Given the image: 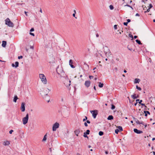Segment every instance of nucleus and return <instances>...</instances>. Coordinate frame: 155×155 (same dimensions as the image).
Returning a JSON list of instances; mask_svg holds the SVG:
<instances>
[{"instance_id":"nucleus-13","label":"nucleus","mask_w":155,"mask_h":155,"mask_svg":"<svg viewBox=\"0 0 155 155\" xmlns=\"http://www.w3.org/2000/svg\"><path fill=\"white\" fill-rule=\"evenodd\" d=\"M15 65L14 64H12V67H15V68H17L18 66L19 63L18 61H16L15 63Z\"/></svg>"},{"instance_id":"nucleus-29","label":"nucleus","mask_w":155,"mask_h":155,"mask_svg":"<svg viewBox=\"0 0 155 155\" xmlns=\"http://www.w3.org/2000/svg\"><path fill=\"white\" fill-rule=\"evenodd\" d=\"M136 88L139 91H141V88L140 87H139L137 85L136 86Z\"/></svg>"},{"instance_id":"nucleus-23","label":"nucleus","mask_w":155,"mask_h":155,"mask_svg":"<svg viewBox=\"0 0 155 155\" xmlns=\"http://www.w3.org/2000/svg\"><path fill=\"white\" fill-rule=\"evenodd\" d=\"M127 48L128 49V50L130 51H132L133 50L134 51V50H133V48H132L130 47L129 45L127 46Z\"/></svg>"},{"instance_id":"nucleus-19","label":"nucleus","mask_w":155,"mask_h":155,"mask_svg":"<svg viewBox=\"0 0 155 155\" xmlns=\"http://www.w3.org/2000/svg\"><path fill=\"white\" fill-rule=\"evenodd\" d=\"M140 81V80L138 78H136L134 80V83H139Z\"/></svg>"},{"instance_id":"nucleus-57","label":"nucleus","mask_w":155,"mask_h":155,"mask_svg":"<svg viewBox=\"0 0 155 155\" xmlns=\"http://www.w3.org/2000/svg\"><path fill=\"white\" fill-rule=\"evenodd\" d=\"M135 16H140V15L139 14H138V13H137L136 15H135Z\"/></svg>"},{"instance_id":"nucleus-4","label":"nucleus","mask_w":155,"mask_h":155,"mask_svg":"<svg viewBox=\"0 0 155 155\" xmlns=\"http://www.w3.org/2000/svg\"><path fill=\"white\" fill-rule=\"evenodd\" d=\"M91 113L92 114V116L94 118H95L97 115L98 114V111L97 110H91Z\"/></svg>"},{"instance_id":"nucleus-64","label":"nucleus","mask_w":155,"mask_h":155,"mask_svg":"<svg viewBox=\"0 0 155 155\" xmlns=\"http://www.w3.org/2000/svg\"><path fill=\"white\" fill-rule=\"evenodd\" d=\"M153 154H153V155H155V152H154V151H153Z\"/></svg>"},{"instance_id":"nucleus-2","label":"nucleus","mask_w":155,"mask_h":155,"mask_svg":"<svg viewBox=\"0 0 155 155\" xmlns=\"http://www.w3.org/2000/svg\"><path fill=\"white\" fill-rule=\"evenodd\" d=\"M5 21V24L8 25L9 27H13V23L10 21L9 18H6Z\"/></svg>"},{"instance_id":"nucleus-12","label":"nucleus","mask_w":155,"mask_h":155,"mask_svg":"<svg viewBox=\"0 0 155 155\" xmlns=\"http://www.w3.org/2000/svg\"><path fill=\"white\" fill-rule=\"evenodd\" d=\"M134 119L135 120V121L136 123L137 124H142L143 125V122L142 121L141 122H140V121L137 119L134 118Z\"/></svg>"},{"instance_id":"nucleus-35","label":"nucleus","mask_w":155,"mask_h":155,"mask_svg":"<svg viewBox=\"0 0 155 155\" xmlns=\"http://www.w3.org/2000/svg\"><path fill=\"white\" fill-rule=\"evenodd\" d=\"M69 65L72 64L73 63V61L71 59L69 60Z\"/></svg>"},{"instance_id":"nucleus-62","label":"nucleus","mask_w":155,"mask_h":155,"mask_svg":"<svg viewBox=\"0 0 155 155\" xmlns=\"http://www.w3.org/2000/svg\"><path fill=\"white\" fill-rule=\"evenodd\" d=\"M96 36L97 37H99V35L97 34L96 35Z\"/></svg>"},{"instance_id":"nucleus-24","label":"nucleus","mask_w":155,"mask_h":155,"mask_svg":"<svg viewBox=\"0 0 155 155\" xmlns=\"http://www.w3.org/2000/svg\"><path fill=\"white\" fill-rule=\"evenodd\" d=\"M136 42L138 44H139V45H141L142 44V43H141L140 40H138V39H137L136 40Z\"/></svg>"},{"instance_id":"nucleus-17","label":"nucleus","mask_w":155,"mask_h":155,"mask_svg":"<svg viewBox=\"0 0 155 155\" xmlns=\"http://www.w3.org/2000/svg\"><path fill=\"white\" fill-rule=\"evenodd\" d=\"M2 43V47L4 48H5L6 47V41H3Z\"/></svg>"},{"instance_id":"nucleus-26","label":"nucleus","mask_w":155,"mask_h":155,"mask_svg":"<svg viewBox=\"0 0 155 155\" xmlns=\"http://www.w3.org/2000/svg\"><path fill=\"white\" fill-rule=\"evenodd\" d=\"M118 128L120 131H122L123 130L122 127L121 126H119L118 127Z\"/></svg>"},{"instance_id":"nucleus-40","label":"nucleus","mask_w":155,"mask_h":155,"mask_svg":"<svg viewBox=\"0 0 155 155\" xmlns=\"http://www.w3.org/2000/svg\"><path fill=\"white\" fill-rule=\"evenodd\" d=\"M13 132V130H11L9 132V133L10 134H11Z\"/></svg>"},{"instance_id":"nucleus-1","label":"nucleus","mask_w":155,"mask_h":155,"mask_svg":"<svg viewBox=\"0 0 155 155\" xmlns=\"http://www.w3.org/2000/svg\"><path fill=\"white\" fill-rule=\"evenodd\" d=\"M39 76L42 82L45 84H46L47 81L45 75L43 74H39Z\"/></svg>"},{"instance_id":"nucleus-39","label":"nucleus","mask_w":155,"mask_h":155,"mask_svg":"<svg viewBox=\"0 0 155 155\" xmlns=\"http://www.w3.org/2000/svg\"><path fill=\"white\" fill-rule=\"evenodd\" d=\"M129 36L130 37V38H132V39H133V36L132 35H131L130 34H129Z\"/></svg>"},{"instance_id":"nucleus-21","label":"nucleus","mask_w":155,"mask_h":155,"mask_svg":"<svg viewBox=\"0 0 155 155\" xmlns=\"http://www.w3.org/2000/svg\"><path fill=\"white\" fill-rule=\"evenodd\" d=\"M46 96L47 97H48V99H45V100L48 103L49 102V97L48 96V94H45Z\"/></svg>"},{"instance_id":"nucleus-47","label":"nucleus","mask_w":155,"mask_h":155,"mask_svg":"<svg viewBox=\"0 0 155 155\" xmlns=\"http://www.w3.org/2000/svg\"><path fill=\"white\" fill-rule=\"evenodd\" d=\"M89 78L90 79L93 78V76H89Z\"/></svg>"},{"instance_id":"nucleus-27","label":"nucleus","mask_w":155,"mask_h":155,"mask_svg":"<svg viewBox=\"0 0 155 155\" xmlns=\"http://www.w3.org/2000/svg\"><path fill=\"white\" fill-rule=\"evenodd\" d=\"M103 134L104 133L102 131H100L99 132V134L100 136H102V135H103Z\"/></svg>"},{"instance_id":"nucleus-59","label":"nucleus","mask_w":155,"mask_h":155,"mask_svg":"<svg viewBox=\"0 0 155 155\" xmlns=\"http://www.w3.org/2000/svg\"><path fill=\"white\" fill-rule=\"evenodd\" d=\"M137 36H134V38L135 39H136V38H137Z\"/></svg>"},{"instance_id":"nucleus-32","label":"nucleus","mask_w":155,"mask_h":155,"mask_svg":"<svg viewBox=\"0 0 155 155\" xmlns=\"http://www.w3.org/2000/svg\"><path fill=\"white\" fill-rule=\"evenodd\" d=\"M110 9H111V10H112L114 9V7L112 5H110Z\"/></svg>"},{"instance_id":"nucleus-16","label":"nucleus","mask_w":155,"mask_h":155,"mask_svg":"<svg viewBox=\"0 0 155 155\" xmlns=\"http://www.w3.org/2000/svg\"><path fill=\"white\" fill-rule=\"evenodd\" d=\"M3 144L5 146L6 145H8L10 144V142L8 140L5 141L3 142Z\"/></svg>"},{"instance_id":"nucleus-30","label":"nucleus","mask_w":155,"mask_h":155,"mask_svg":"<svg viewBox=\"0 0 155 155\" xmlns=\"http://www.w3.org/2000/svg\"><path fill=\"white\" fill-rule=\"evenodd\" d=\"M115 106L113 104H112V106H111V109L112 110H114V109L115 108Z\"/></svg>"},{"instance_id":"nucleus-58","label":"nucleus","mask_w":155,"mask_h":155,"mask_svg":"<svg viewBox=\"0 0 155 155\" xmlns=\"http://www.w3.org/2000/svg\"><path fill=\"white\" fill-rule=\"evenodd\" d=\"M144 126V128H146L147 127V124H145V125H144L143 124V125Z\"/></svg>"},{"instance_id":"nucleus-11","label":"nucleus","mask_w":155,"mask_h":155,"mask_svg":"<svg viewBox=\"0 0 155 155\" xmlns=\"http://www.w3.org/2000/svg\"><path fill=\"white\" fill-rule=\"evenodd\" d=\"M80 130L79 129H76V130L74 131V133L77 136H78V134L80 133Z\"/></svg>"},{"instance_id":"nucleus-5","label":"nucleus","mask_w":155,"mask_h":155,"mask_svg":"<svg viewBox=\"0 0 155 155\" xmlns=\"http://www.w3.org/2000/svg\"><path fill=\"white\" fill-rule=\"evenodd\" d=\"M59 126V124L57 122L53 124L52 127V130L53 131H55L56 130L57 128H58Z\"/></svg>"},{"instance_id":"nucleus-61","label":"nucleus","mask_w":155,"mask_h":155,"mask_svg":"<svg viewBox=\"0 0 155 155\" xmlns=\"http://www.w3.org/2000/svg\"><path fill=\"white\" fill-rule=\"evenodd\" d=\"M94 90L96 91V87H95V86H94Z\"/></svg>"},{"instance_id":"nucleus-42","label":"nucleus","mask_w":155,"mask_h":155,"mask_svg":"<svg viewBox=\"0 0 155 155\" xmlns=\"http://www.w3.org/2000/svg\"><path fill=\"white\" fill-rule=\"evenodd\" d=\"M23 58V56H19L18 57V59H20L21 58Z\"/></svg>"},{"instance_id":"nucleus-38","label":"nucleus","mask_w":155,"mask_h":155,"mask_svg":"<svg viewBox=\"0 0 155 155\" xmlns=\"http://www.w3.org/2000/svg\"><path fill=\"white\" fill-rule=\"evenodd\" d=\"M87 117L86 116H85V118H84L83 119V121H85L86 120H87Z\"/></svg>"},{"instance_id":"nucleus-56","label":"nucleus","mask_w":155,"mask_h":155,"mask_svg":"<svg viewBox=\"0 0 155 155\" xmlns=\"http://www.w3.org/2000/svg\"><path fill=\"white\" fill-rule=\"evenodd\" d=\"M25 14L26 15V16H28V14H27V12H26L25 11Z\"/></svg>"},{"instance_id":"nucleus-36","label":"nucleus","mask_w":155,"mask_h":155,"mask_svg":"<svg viewBox=\"0 0 155 155\" xmlns=\"http://www.w3.org/2000/svg\"><path fill=\"white\" fill-rule=\"evenodd\" d=\"M124 6H128V7H130V8H131L132 9H133V8H132L131 6H130V5H124Z\"/></svg>"},{"instance_id":"nucleus-50","label":"nucleus","mask_w":155,"mask_h":155,"mask_svg":"<svg viewBox=\"0 0 155 155\" xmlns=\"http://www.w3.org/2000/svg\"><path fill=\"white\" fill-rule=\"evenodd\" d=\"M127 23H129L130 21V19H128L127 20Z\"/></svg>"},{"instance_id":"nucleus-31","label":"nucleus","mask_w":155,"mask_h":155,"mask_svg":"<svg viewBox=\"0 0 155 155\" xmlns=\"http://www.w3.org/2000/svg\"><path fill=\"white\" fill-rule=\"evenodd\" d=\"M87 134H86V133H84V137H87L88 138V137L87 136Z\"/></svg>"},{"instance_id":"nucleus-6","label":"nucleus","mask_w":155,"mask_h":155,"mask_svg":"<svg viewBox=\"0 0 155 155\" xmlns=\"http://www.w3.org/2000/svg\"><path fill=\"white\" fill-rule=\"evenodd\" d=\"M71 82V81L70 80L67 79L65 80L64 83V84L67 87H68L70 85Z\"/></svg>"},{"instance_id":"nucleus-14","label":"nucleus","mask_w":155,"mask_h":155,"mask_svg":"<svg viewBox=\"0 0 155 155\" xmlns=\"http://www.w3.org/2000/svg\"><path fill=\"white\" fill-rule=\"evenodd\" d=\"M131 97L133 99H135L138 97V96L135 94L133 95H131Z\"/></svg>"},{"instance_id":"nucleus-44","label":"nucleus","mask_w":155,"mask_h":155,"mask_svg":"<svg viewBox=\"0 0 155 155\" xmlns=\"http://www.w3.org/2000/svg\"><path fill=\"white\" fill-rule=\"evenodd\" d=\"M153 7L152 5L151 4H149V8H151Z\"/></svg>"},{"instance_id":"nucleus-8","label":"nucleus","mask_w":155,"mask_h":155,"mask_svg":"<svg viewBox=\"0 0 155 155\" xmlns=\"http://www.w3.org/2000/svg\"><path fill=\"white\" fill-rule=\"evenodd\" d=\"M90 84L91 82L90 81H85L84 85L86 87H88L90 86Z\"/></svg>"},{"instance_id":"nucleus-9","label":"nucleus","mask_w":155,"mask_h":155,"mask_svg":"<svg viewBox=\"0 0 155 155\" xmlns=\"http://www.w3.org/2000/svg\"><path fill=\"white\" fill-rule=\"evenodd\" d=\"M134 131L135 133L137 134H140L142 133H143L142 131L138 130L136 128H134Z\"/></svg>"},{"instance_id":"nucleus-33","label":"nucleus","mask_w":155,"mask_h":155,"mask_svg":"<svg viewBox=\"0 0 155 155\" xmlns=\"http://www.w3.org/2000/svg\"><path fill=\"white\" fill-rule=\"evenodd\" d=\"M144 113H146L147 114H148L149 115L150 114V112L149 111H144Z\"/></svg>"},{"instance_id":"nucleus-60","label":"nucleus","mask_w":155,"mask_h":155,"mask_svg":"<svg viewBox=\"0 0 155 155\" xmlns=\"http://www.w3.org/2000/svg\"><path fill=\"white\" fill-rule=\"evenodd\" d=\"M137 102H136V103L134 104V106H136V105H137Z\"/></svg>"},{"instance_id":"nucleus-45","label":"nucleus","mask_w":155,"mask_h":155,"mask_svg":"<svg viewBox=\"0 0 155 155\" xmlns=\"http://www.w3.org/2000/svg\"><path fill=\"white\" fill-rule=\"evenodd\" d=\"M30 34L33 36H35V35L33 33H31V32H30Z\"/></svg>"},{"instance_id":"nucleus-51","label":"nucleus","mask_w":155,"mask_h":155,"mask_svg":"<svg viewBox=\"0 0 155 155\" xmlns=\"http://www.w3.org/2000/svg\"><path fill=\"white\" fill-rule=\"evenodd\" d=\"M84 125L86 127H87L88 126V125L87 123L85 122L84 123Z\"/></svg>"},{"instance_id":"nucleus-10","label":"nucleus","mask_w":155,"mask_h":155,"mask_svg":"<svg viewBox=\"0 0 155 155\" xmlns=\"http://www.w3.org/2000/svg\"><path fill=\"white\" fill-rule=\"evenodd\" d=\"M56 71L58 74H62V73H63V70L62 68L60 70L59 69H58V68H57Z\"/></svg>"},{"instance_id":"nucleus-34","label":"nucleus","mask_w":155,"mask_h":155,"mask_svg":"<svg viewBox=\"0 0 155 155\" xmlns=\"http://www.w3.org/2000/svg\"><path fill=\"white\" fill-rule=\"evenodd\" d=\"M119 131V130L118 129H116L115 130V133L117 134Z\"/></svg>"},{"instance_id":"nucleus-41","label":"nucleus","mask_w":155,"mask_h":155,"mask_svg":"<svg viewBox=\"0 0 155 155\" xmlns=\"http://www.w3.org/2000/svg\"><path fill=\"white\" fill-rule=\"evenodd\" d=\"M117 25H115L114 26V29H117Z\"/></svg>"},{"instance_id":"nucleus-37","label":"nucleus","mask_w":155,"mask_h":155,"mask_svg":"<svg viewBox=\"0 0 155 155\" xmlns=\"http://www.w3.org/2000/svg\"><path fill=\"white\" fill-rule=\"evenodd\" d=\"M150 8H149L147 9V10L146 11H145V12H145V13H146V12H149L150 11Z\"/></svg>"},{"instance_id":"nucleus-18","label":"nucleus","mask_w":155,"mask_h":155,"mask_svg":"<svg viewBox=\"0 0 155 155\" xmlns=\"http://www.w3.org/2000/svg\"><path fill=\"white\" fill-rule=\"evenodd\" d=\"M113 117L112 115H109L107 117V120H112L113 119Z\"/></svg>"},{"instance_id":"nucleus-55","label":"nucleus","mask_w":155,"mask_h":155,"mask_svg":"<svg viewBox=\"0 0 155 155\" xmlns=\"http://www.w3.org/2000/svg\"><path fill=\"white\" fill-rule=\"evenodd\" d=\"M87 123L88 124H90V121H89V120H87Z\"/></svg>"},{"instance_id":"nucleus-7","label":"nucleus","mask_w":155,"mask_h":155,"mask_svg":"<svg viewBox=\"0 0 155 155\" xmlns=\"http://www.w3.org/2000/svg\"><path fill=\"white\" fill-rule=\"evenodd\" d=\"M21 109L22 112H24L25 110V104L24 102L21 103Z\"/></svg>"},{"instance_id":"nucleus-52","label":"nucleus","mask_w":155,"mask_h":155,"mask_svg":"<svg viewBox=\"0 0 155 155\" xmlns=\"http://www.w3.org/2000/svg\"><path fill=\"white\" fill-rule=\"evenodd\" d=\"M141 105L142 106H144L145 107H147L145 105V104H144L142 103Z\"/></svg>"},{"instance_id":"nucleus-20","label":"nucleus","mask_w":155,"mask_h":155,"mask_svg":"<svg viewBox=\"0 0 155 155\" xmlns=\"http://www.w3.org/2000/svg\"><path fill=\"white\" fill-rule=\"evenodd\" d=\"M18 99L17 96V95H15L14 97V99H13V101L15 102H16L17 101V100Z\"/></svg>"},{"instance_id":"nucleus-22","label":"nucleus","mask_w":155,"mask_h":155,"mask_svg":"<svg viewBox=\"0 0 155 155\" xmlns=\"http://www.w3.org/2000/svg\"><path fill=\"white\" fill-rule=\"evenodd\" d=\"M104 84L103 83H101V82L99 83L98 86L100 87H103Z\"/></svg>"},{"instance_id":"nucleus-49","label":"nucleus","mask_w":155,"mask_h":155,"mask_svg":"<svg viewBox=\"0 0 155 155\" xmlns=\"http://www.w3.org/2000/svg\"><path fill=\"white\" fill-rule=\"evenodd\" d=\"M70 65L71 67L72 68H75V67H74L73 65H72V64H70Z\"/></svg>"},{"instance_id":"nucleus-15","label":"nucleus","mask_w":155,"mask_h":155,"mask_svg":"<svg viewBox=\"0 0 155 155\" xmlns=\"http://www.w3.org/2000/svg\"><path fill=\"white\" fill-rule=\"evenodd\" d=\"M104 53L107 56H110V55H111V53L109 49L108 50V51L107 52H104Z\"/></svg>"},{"instance_id":"nucleus-28","label":"nucleus","mask_w":155,"mask_h":155,"mask_svg":"<svg viewBox=\"0 0 155 155\" xmlns=\"http://www.w3.org/2000/svg\"><path fill=\"white\" fill-rule=\"evenodd\" d=\"M90 131L89 130H86V132H85L86 134H87V135H88L89 134H90Z\"/></svg>"},{"instance_id":"nucleus-46","label":"nucleus","mask_w":155,"mask_h":155,"mask_svg":"<svg viewBox=\"0 0 155 155\" xmlns=\"http://www.w3.org/2000/svg\"><path fill=\"white\" fill-rule=\"evenodd\" d=\"M123 24H124V25H126V26H127V25L128 23L127 22H124Z\"/></svg>"},{"instance_id":"nucleus-25","label":"nucleus","mask_w":155,"mask_h":155,"mask_svg":"<svg viewBox=\"0 0 155 155\" xmlns=\"http://www.w3.org/2000/svg\"><path fill=\"white\" fill-rule=\"evenodd\" d=\"M46 136H47L46 134L45 135V136L44 137V138L42 140L43 141H45L46 140V139H47Z\"/></svg>"},{"instance_id":"nucleus-43","label":"nucleus","mask_w":155,"mask_h":155,"mask_svg":"<svg viewBox=\"0 0 155 155\" xmlns=\"http://www.w3.org/2000/svg\"><path fill=\"white\" fill-rule=\"evenodd\" d=\"M34 31V29L33 28H31L30 30V32H32V31Z\"/></svg>"},{"instance_id":"nucleus-3","label":"nucleus","mask_w":155,"mask_h":155,"mask_svg":"<svg viewBox=\"0 0 155 155\" xmlns=\"http://www.w3.org/2000/svg\"><path fill=\"white\" fill-rule=\"evenodd\" d=\"M29 115L28 114H27L26 116L24 117L22 119L23 123V124L25 125L28 122Z\"/></svg>"},{"instance_id":"nucleus-53","label":"nucleus","mask_w":155,"mask_h":155,"mask_svg":"<svg viewBox=\"0 0 155 155\" xmlns=\"http://www.w3.org/2000/svg\"><path fill=\"white\" fill-rule=\"evenodd\" d=\"M142 102V100H140L139 102V103L141 104H142L141 102Z\"/></svg>"},{"instance_id":"nucleus-48","label":"nucleus","mask_w":155,"mask_h":155,"mask_svg":"<svg viewBox=\"0 0 155 155\" xmlns=\"http://www.w3.org/2000/svg\"><path fill=\"white\" fill-rule=\"evenodd\" d=\"M75 14L76 13H74V14H73V16L74 17H75V18H77L76 17H75Z\"/></svg>"},{"instance_id":"nucleus-54","label":"nucleus","mask_w":155,"mask_h":155,"mask_svg":"<svg viewBox=\"0 0 155 155\" xmlns=\"http://www.w3.org/2000/svg\"><path fill=\"white\" fill-rule=\"evenodd\" d=\"M40 12L41 13H42V9L41 8H40Z\"/></svg>"},{"instance_id":"nucleus-63","label":"nucleus","mask_w":155,"mask_h":155,"mask_svg":"<svg viewBox=\"0 0 155 155\" xmlns=\"http://www.w3.org/2000/svg\"><path fill=\"white\" fill-rule=\"evenodd\" d=\"M152 140L153 141L154 140H155V138H153L152 139Z\"/></svg>"}]
</instances>
